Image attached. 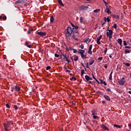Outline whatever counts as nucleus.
I'll use <instances>...</instances> for the list:
<instances>
[{
    "mask_svg": "<svg viewBox=\"0 0 131 131\" xmlns=\"http://www.w3.org/2000/svg\"><path fill=\"white\" fill-rule=\"evenodd\" d=\"M74 61H78V56H77L76 55H74Z\"/></svg>",
    "mask_w": 131,
    "mask_h": 131,
    "instance_id": "412c9836",
    "label": "nucleus"
},
{
    "mask_svg": "<svg viewBox=\"0 0 131 131\" xmlns=\"http://www.w3.org/2000/svg\"><path fill=\"white\" fill-rule=\"evenodd\" d=\"M125 49H130L131 48H130V46H125Z\"/></svg>",
    "mask_w": 131,
    "mask_h": 131,
    "instance_id": "e2e57ef3",
    "label": "nucleus"
},
{
    "mask_svg": "<svg viewBox=\"0 0 131 131\" xmlns=\"http://www.w3.org/2000/svg\"><path fill=\"white\" fill-rule=\"evenodd\" d=\"M98 61H102L103 60V57H100L98 58Z\"/></svg>",
    "mask_w": 131,
    "mask_h": 131,
    "instance_id": "de8ad7c7",
    "label": "nucleus"
},
{
    "mask_svg": "<svg viewBox=\"0 0 131 131\" xmlns=\"http://www.w3.org/2000/svg\"><path fill=\"white\" fill-rule=\"evenodd\" d=\"M92 115H97V113H96V111L95 110L92 111Z\"/></svg>",
    "mask_w": 131,
    "mask_h": 131,
    "instance_id": "473e14b6",
    "label": "nucleus"
},
{
    "mask_svg": "<svg viewBox=\"0 0 131 131\" xmlns=\"http://www.w3.org/2000/svg\"><path fill=\"white\" fill-rule=\"evenodd\" d=\"M62 56L63 57V60L67 61V63H70V60H68V56L66 54H62Z\"/></svg>",
    "mask_w": 131,
    "mask_h": 131,
    "instance_id": "20e7f679",
    "label": "nucleus"
},
{
    "mask_svg": "<svg viewBox=\"0 0 131 131\" xmlns=\"http://www.w3.org/2000/svg\"><path fill=\"white\" fill-rule=\"evenodd\" d=\"M6 124H7L8 125H9L10 126V125H11V124H12V125L14 124V122H13V121H10L7 122Z\"/></svg>",
    "mask_w": 131,
    "mask_h": 131,
    "instance_id": "2eb2a0df",
    "label": "nucleus"
},
{
    "mask_svg": "<svg viewBox=\"0 0 131 131\" xmlns=\"http://www.w3.org/2000/svg\"><path fill=\"white\" fill-rule=\"evenodd\" d=\"M32 31H33V30L29 29V30L28 31V34H30Z\"/></svg>",
    "mask_w": 131,
    "mask_h": 131,
    "instance_id": "c756f323",
    "label": "nucleus"
},
{
    "mask_svg": "<svg viewBox=\"0 0 131 131\" xmlns=\"http://www.w3.org/2000/svg\"><path fill=\"white\" fill-rule=\"evenodd\" d=\"M124 80V78H122L121 80L118 81V83L119 84H121V85H122V84H124V83H125V81Z\"/></svg>",
    "mask_w": 131,
    "mask_h": 131,
    "instance_id": "6e6552de",
    "label": "nucleus"
},
{
    "mask_svg": "<svg viewBox=\"0 0 131 131\" xmlns=\"http://www.w3.org/2000/svg\"><path fill=\"white\" fill-rule=\"evenodd\" d=\"M113 72L112 71V72H111L110 75V77H109L110 80H112V74H113Z\"/></svg>",
    "mask_w": 131,
    "mask_h": 131,
    "instance_id": "aec40b11",
    "label": "nucleus"
},
{
    "mask_svg": "<svg viewBox=\"0 0 131 131\" xmlns=\"http://www.w3.org/2000/svg\"><path fill=\"white\" fill-rule=\"evenodd\" d=\"M80 23H82V22H83V18H82V17L80 18Z\"/></svg>",
    "mask_w": 131,
    "mask_h": 131,
    "instance_id": "a18cd8bd",
    "label": "nucleus"
},
{
    "mask_svg": "<svg viewBox=\"0 0 131 131\" xmlns=\"http://www.w3.org/2000/svg\"><path fill=\"white\" fill-rule=\"evenodd\" d=\"M106 8H108V4L107 3V2H106V1H105V0H102Z\"/></svg>",
    "mask_w": 131,
    "mask_h": 131,
    "instance_id": "5701e85b",
    "label": "nucleus"
},
{
    "mask_svg": "<svg viewBox=\"0 0 131 131\" xmlns=\"http://www.w3.org/2000/svg\"><path fill=\"white\" fill-rule=\"evenodd\" d=\"M107 11H105L108 14H110V9H109V7H106Z\"/></svg>",
    "mask_w": 131,
    "mask_h": 131,
    "instance_id": "7c9ffc66",
    "label": "nucleus"
},
{
    "mask_svg": "<svg viewBox=\"0 0 131 131\" xmlns=\"http://www.w3.org/2000/svg\"><path fill=\"white\" fill-rule=\"evenodd\" d=\"M106 91H107V92H111V89L107 88V89H105Z\"/></svg>",
    "mask_w": 131,
    "mask_h": 131,
    "instance_id": "5fc2aeb1",
    "label": "nucleus"
},
{
    "mask_svg": "<svg viewBox=\"0 0 131 131\" xmlns=\"http://www.w3.org/2000/svg\"><path fill=\"white\" fill-rule=\"evenodd\" d=\"M3 20H7V16H4L3 17Z\"/></svg>",
    "mask_w": 131,
    "mask_h": 131,
    "instance_id": "4d7b16f0",
    "label": "nucleus"
},
{
    "mask_svg": "<svg viewBox=\"0 0 131 131\" xmlns=\"http://www.w3.org/2000/svg\"><path fill=\"white\" fill-rule=\"evenodd\" d=\"M72 33L74 34L73 36V38H75L74 36H77V35H78V31H77V29L73 28Z\"/></svg>",
    "mask_w": 131,
    "mask_h": 131,
    "instance_id": "f03ea898",
    "label": "nucleus"
},
{
    "mask_svg": "<svg viewBox=\"0 0 131 131\" xmlns=\"http://www.w3.org/2000/svg\"><path fill=\"white\" fill-rule=\"evenodd\" d=\"M104 68H105V69H107V65L105 64H104Z\"/></svg>",
    "mask_w": 131,
    "mask_h": 131,
    "instance_id": "338daca9",
    "label": "nucleus"
},
{
    "mask_svg": "<svg viewBox=\"0 0 131 131\" xmlns=\"http://www.w3.org/2000/svg\"><path fill=\"white\" fill-rule=\"evenodd\" d=\"M103 98L105 99L106 101H111V99H110V97L108 95H104Z\"/></svg>",
    "mask_w": 131,
    "mask_h": 131,
    "instance_id": "f8f14e48",
    "label": "nucleus"
},
{
    "mask_svg": "<svg viewBox=\"0 0 131 131\" xmlns=\"http://www.w3.org/2000/svg\"><path fill=\"white\" fill-rule=\"evenodd\" d=\"M101 11L100 9H95L94 10V13H99Z\"/></svg>",
    "mask_w": 131,
    "mask_h": 131,
    "instance_id": "c85d7f7f",
    "label": "nucleus"
},
{
    "mask_svg": "<svg viewBox=\"0 0 131 131\" xmlns=\"http://www.w3.org/2000/svg\"><path fill=\"white\" fill-rule=\"evenodd\" d=\"M108 50V49H107V48H105V50L104 51V54L106 55V53H107V51Z\"/></svg>",
    "mask_w": 131,
    "mask_h": 131,
    "instance_id": "052dcab7",
    "label": "nucleus"
},
{
    "mask_svg": "<svg viewBox=\"0 0 131 131\" xmlns=\"http://www.w3.org/2000/svg\"><path fill=\"white\" fill-rule=\"evenodd\" d=\"M88 54H90V55H92L93 52L92 51V50H89Z\"/></svg>",
    "mask_w": 131,
    "mask_h": 131,
    "instance_id": "37998d69",
    "label": "nucleus"
},
{
    "mask_svg": "<svg viewBox=\"0 0 131 131\" xmlns=\"http://www.w3.org/2000/svg\"><path fill=\"white\" fill-rule=\"evenodd\" d=\"M107 31H108V32H106V36H110L113 34V31H112V30L107 29Z\"/></svg>",
    "mask_w": 131,
    "mask_h": 131,
    "instance_id": "423d86ee",
    "label": "nucleus"
},
{
    "mask_svg": "<svg viewBox=\"0 0 131 131\" xmlns=\"http://www.w3.org/2000/svg\"><path fill=\"white\" fill-rule=\"evenodd\" d=\"M97 45H101V41L99 40H97Z\"/></svg>",
    "mask_w": 131,
    "mask_h": 131,
    "instance_id": "13d9d810",
    "label": "nucleus"
},
{
    "mask_svg": "<svg viewBox=\"0 0 131 131\" xmlns=\"http://www.w3.org/2000/svg\"><path fill=\"white\" fill-rule=\"evenodd\" d=\"M73 79H74V80H76V78L72 77V78H70V80H72Z\"/></svg>",
    "mask_w": 131,
    "mask_h": 131,
    "instance_id": "09e8293b",
    "label": "nucleus"
},
{
    "mask_svg": "<svg viewBox=\"0 0 131 131\" xmlns=\"http://www.w3.org/2000/svg\"><path fill=\"white\" fill-rule=\"evenodd\" d=\"M67 32L66 33V36L67 37H69V36H71V35L72 34V29H71V27H68L67 29Z\"/></svg>",
    "mask_w": 131,
    "mask_h": 131,
    "instance_id": "f257e3e1",
    "label": "nucleus"
},
{
    "mask_svg": "<svg viewBox=\"0 0 131 131\" xmlns=\"http://www.w3.org/2000/svg\"><path fill=\"white\" fill-rule=\"evenodd\" d=\"M29 45V42L28 41H26L25 43V46L29 48V49H31V47H32V45Z\"/></svg>",
    "mask_w": 131,
    "mask_h": 131,
    "instance_id": "9b49d317",
    "label": "nucleus"
},
{
    "mask_svg": "<svg viewBox=\"0 0 131 131\" xmlns=\"http://www.w3.org/2000/svg\"><path fill=\"white\" fill-rule=\"evenodd\" d=\"M84 70H81V76H82L83 75V74H84Z\"/></svg>",
    "mask_w": 131,
    "mask_h": 131,
    "instance_id": "72a5a7b5",
    "label": "nucleus"
},
{
    "mask_svg": "<svg viewBox=\"0 0 131 131\" xmlns=\"http://www.w3.org/2000/svg\"><path fill=\"white\" fill-rule=\"evenodd\" d=\"M55 58H59V57H60V55L59 54H55Z\"/></svg>",
    "mask_w": 131,
    "mask_h": 131,
    "instance_id": "49530a36",
    "label": "nucleus"
},
{
    "mask_svg": "<svg viewBox=\"0 0 131 131\" xmlns=\"http://www.w3.org/2000/svg\"><path fill=\"white\" fill-rule=\"evenodd\" d=\"M128 125L129 128L130 129H131V124H128Z\"/></svg>",
    "mask_w": 131,
    "mask_h": 131,
    "instance_id": "69168bd1",
    "label": "nucleus"
},
{
    "mask_svg": "<svg viewBox=\"0 0 131 131\" xmlns=\"http://www.w3.org/2000/svg\"><path fill=\"white\" fill-rule=\"evenodd\" d=\"M88 9H89V7L84 5H82L79 7V10L80 11H85V10H88Z\"/></svg>",
    "mask_w": 131,
    "mask_h": 131,
    "instance_id": "7ed1b4c3",
    "label": "nucleus"
},
{
    "mask_svg": "<svg viewBox=\"0 0 131 131\" xmlns=\"http://www.w3.org/2000/svg\"><path fill=\"white\" fill-rule=\"evenodd\" d=\"M3 125L4 126V129L5 131H10L9 130V127H10V126L8 125L6 123H4L3 124Z\"/></svg>",
    "mask_w": 131,
    "mask_h": 131,
    "instance_id": "0eeeda50",
    "label": "nucleus"
},
{
    "mask_svg": "<svg viewBox=\"0 0 131 131\" xmlns=\"http://www.w3.org/2000/svg\"><path fill=\"white\" fill-rule=\"evenodd\" d=\"M102 83L104 84V85H107V83L105 82V81H104Z\"/></svg>",
    "mask_w": 131,
    "mask_h": 131,
    "instance_id": "0e129e2a",
    "label": "nucleus"
},
{
    "mask_svg": "<svg viewBox=\"0 0 131 131\" xmlns=\"http://www.w3.org/2000/svg\"><path fill=\"white\" fill-rule=\"evenodd\" d=\"M79 48L80 49H81L82 50H83V49H84V46L81 45V46H79Z\"/></svg>",
    "mask_w": 131,
    "mask_h": 131,
    "instance_id": "3c124183",
    "label": "nucleus"
},
{
    "mask_svg": "<svg viewBox=\"0 0 131 131\" xmlns=\"http://www.w3.org/2000/svg\"><path fill=\"white\" fill-rule=\"evenodd\" d=\"M113 28H115V29H117V25H116V24H114Z\"/></svg>",
    "mask_w": 131,
    "mask_h": 131,
    "instance_id": "58836bf2",
    "label": "nucleus"
},
{
    "mask_svg": "<svg viewBox=\"0 0 131 131\" xmlns=\"http://www.w3.org/2000/svg\"><path fill=\"white\" fill-rule=\"evenodd\" d=\"M58 3L60 5V6H62V7H64V4H63V3H62L61 0H58Z\"/></svg>",
    "mask_w": 131,
    "mask_h": 131,
    "instance_id": "a211bd4d",
    "label": "nucleus"
},
{
    "mask_svg": "<svg viewBox=\"0 0 131 131\" xmlns=\"http://www.w3.org/2000/svg\"><path fill=\"white\" fill-rule=\"evenodd\" d=\"M103 19L105 22H110V18H109V16L104 17Z\"/></svg>",
    "mask_w": 131,
    "mask_h": 131,
    "instance_id": "4468645a",
    "label": "nucleus"
},
{
    "mask_svg": "<svg viewBox=\"0 0 131 131\" xmlns=\"http://www.w3.org/2000/svg\"><path fill=\"white\" fill-rule=\"evenodd\" d=\"M91 40H92L88 38L85 40V42H86V43H88V42H91Z\"/></svg>",
    "mask_w": 131,
    "mask_h": 131,
    "instance_id": "393cba45",
    "label": "nucleus"
},
{
    "mask_svg": "<svg viewBox=\"0 0 131 131\" xmlns=\"http://www.w3.org/2000/svg\"><path fill=\"white\" fill-rule=\"evenodd\" d=\"M123 64L124 65H125V66H127V67L130 66V64H129V63H128L124 62Z\"/></svg>",
    "mask_w": 131,
    "mask_h": 131,
    "instance_id": "f704fd0d",
    "label": "nucleus"
},
{
    "mask_svg": "<svg viewBox=\"0 0 131 131\" xmlns=\"http://www.w3.org/2000/svg\"><path fill=\"white\" fill-rule=\"evenodd\" d=\"M14 90H15L17 92H19L21 89H20V88L18 86H15L14 87Z\"/></svg>",
    "mask_w": 131,
    "mask_h": 131,
    "instance_id": "dca6fc26",
    "label": "nucleus"
},
{
    "mask_svg": "<svg viewBox=\"0 0 131 131\" xmlns=\"http://www.w3.org/2000/svg\"><path fill=\"white\" fill-rule=\"evenodd\" d=\"M92 48H93V45H91L89 46V51H92Z\"/></svg>",
    "mask_w": 131,
    "mask_h": 131,
    "instance_id": "e433bc0d",
    "label": "nucleus"
},
{
    "mask_svg": "<svg viewBox=\"0 0 131 131\" xmlns=\"http://www.w3.org/2000/svg\"><path fill=\"white\" fill-rule=\"evenodd\" d=\"M123 43H124V46H125V47L127 46V43H126V41L125 40L123 41Z\"/></svg>",
    "mask_w": 131,
    "mask_h": 131,
    "instance_id": "c03bdc74",
    "label": "nucleus"
},
{
    "mask_svg": "<svg viewBox=\"0 0 131 131\" xmlns=\"http://www.w3.org/2000/svg\"><path fill=\"white\" fill-rule=\"evenodd\" d=\"M124 52L125 53H126V54H129V53H130V51H129V50L127 49H125Z\"/></svg>",
    "mask_w": 131,
    "mask_h": 131,
    "instance_id": "2f4dec72",
    "label": "nucleus"
},
{
    "mask_svg": "<svg viewBox=\"0 0 131 131\" xmlns=\"http://www.w3.org/2000/svg\"><path fill=\"white\" fill-rule=\"evenodd\" d=\"M54 20H55V18H54V16H51L50 17V22L51 23H53V22H54Z\"/></svg>",
    "mask_w": 131,
    "mask_h": 131,
    "instance_id": "f3484780",
    "label": "nucleus"
},
{
    "mask_svg": "<svg viewBox=\"0 0 131 131\" xmlns=\"http://www.w3.org/2000/svg\"><path fill=\"white\" fill-rule=\"evenodd\" d=\"M113 18H116V19H119V15H113Z\"/></svg>",
    "mask_w": 131,
    "mask_h": 131,
    "instance_id": "b1692460",
    "label": "nucleus"
},
{
    "mask_svg": "<svg viewBox=\"0 0 131 131\" xmlns=\"http://www.w3.org/2000/svg\"><path fill=\"white\" fill-rule=\"evenodd\" d=\"M6 107H7V108H8L9 109H10V105L9 104H6Z\"/></svg>",
    "mask_w": 131,
    "mask_h": 131,
    "instance_id": "864d4df0",
    "label": "nucleus"
},
{
    "mask_svg": "<svg viewBox=\"0 0 131 131\" xmlns=\"http://www.w3.org/2000/svg\"><path fill=\"white\" fill-rule=\"evenodd\" d=\"M101 126L102 128H103V129H104V130H109L108 127H107V126H106L105 125L102 124Z\"/></svg>",
    "mask_w": 131,
    "mask_h": 131,
    "instance_id": "ddd939ff",
    "label": "nucleus"
},
{
    "mask_svg": "<svg viewBox=\"0 0 131 131\" xmlns=\"http://www.w3.org/2000/svg\"><path fill=\"white\" fill-rule=\"evenodd\" d=\"M50 69H51L50 66H48L46 67V70H50Z\"/></svg>",
    "mask_w": 131,
    "mask_h": 131,
    "instance_id": "8fccbe9b",
    "label": "nucleus"
},
{
    "mask_svg": "<svg viewBox=\"0 0 131 131\" xmlns=\"http://www.w3.org/2000/svg\"><path fill=\"white\" fill-rule=\"evenodd\" d=\"M26 1L27 0H18L15 3V4H17V5L18 4H24L25 3H26Z\"/></svg>",
    "mask_w": 131,
    "mask_h": 131,
    "instance_id": "1a4fd4ad",
    "label": "nucleus"
},
{
    "mask_svg": "<svg viewBox=\"0 0 131 131\" xmlns=\"http://www.w3.org/2000/svg\"><path fill=\"white\" fill-rule=\"evenodd\" d=\"M85 79H86V80L87 81H89V80H90V76H89L88 75H85Z\"/></svg>",
    "mask_w": 131,
    "mask_h": 131,
    "instance_id": "4be33fe9",
    "label": "nucleus"
},
{
    "mask_svg": "<svg viewBox=\"0 0 131 131\" xmlns=\"http://www.w3.org/2000/svg\"><path fill=\"white\" fill-rule=\"evenodd\" d=\"M13 108H14V109H15V110H18V107H17L16 105H14Z\"/></svg>",
    "mask_w": 131,
    "mask_h": 131,
    "instance_id": "603ef678",
    "label": "nucleus"
},
{
    "mask_svg": "<svg viewBox=\"0 0 131 131\" xmlns=\"http://www.w3.org/2000/svg\"><path fill=\"white\" fill-rule=\"evenodd\" d=\"M94 62H95V60L91 59L90 62V65H93V64H94Z\"/></svg>",
    "mask_w": 131,
    "mask_h": 131,
    "instance_id": "a878e982",
    "label": "nucleus"
},
{
    "mask_svg": "<svg viewBox=\"0 0 131 131\" xmlns=\"http://www.w3.org/2000/svg\"><path fill=\"white\" fill-rule=\"evenodd\" d=\"M107 37H109V40H111L112 38V35L108 36Z\"/></svg>",
    "mask_w": 131,
    "mask_h": 131,
    "instance_id": "bf43d9fd",
    "label": "nucleus"
},
{
    "mask_svg": "<svg viewBox=\"0 0 131 131\" xmlns=\"http://www.w3.org/2000/svg\"><path fill=\"white\" fill-rule=\"evenodd\" d=\"M37 34H38V35H40V36L43 37L47 35V33L45 32H37Z\"/></svg>",
    "mask_w": 131,
    "mask_h": 131,
    "instance_id": "39448f33",
    "label": "nucleus"
},
{
    "mask_svg": "<svg viewBox=\"0 0 131 131\" xmlns=\"http://www.w3.org/2000/svg\"><path fill=\"white\" fill-rule=\"evenodd\" d=\"M102 104H106V102H105V100H102Z\"/></svg>",
    "mask_w": 131,
    "mask_h": 131,
    "instance_id": "774afa93",
    "label": "nucleus"
},
{
    "mask_svg": "<svg viewBox=\"0 0 131 131\" xmlns=\"http://www.w3.org/2000/svg\"><path fill=\"white\" fill-rule=\"evenodd\" d=\"M99 80L100 81V84L103 83V79H99Z\"/></svg>",
    "mask_w": 131,
    "mask_h": 131,
    "instance_id": "6e6d98bb",
    "label": "nucleus"
},
{
    "mask_svg": "<svg viewBox=\"0 0 131 131\" xmlns=\"http://www.w3.org/2000/svg\"><path fill=\"white\" fill-rule=\"evenodd\" d=\"M93 116L94 119H97V118H99V117L96 116V115H93Z\"/></svg>",
    "mask_w": 131,
    "mask_h": 131,
    "instance_id": "4c0bfd02",
    "label": "nucleus"
},
{
    "mask_svg": "<svg viewBox=\"0 0 131 131\" xmlns=\"http://www.w3.org/2000/svg\"><path fill=\"white\" fill-rule=\"evenodd\" d=\"M71 60H72V61H73V60H74V56H71Z\"/></svg>",
    "mask_w": 131,
    "mask_h": 131,
    "instance_id": "680f3d73",
    "label": "nucleus"
},
{
    "mask_svg": "<svg viewBox=\"0 0 131 131\" xmlns=\"http://www.w3.org/2000/svg\"><path fill=\"white\" fill-rule=\"evenodd\" d=\"M97 94H98L99 95H102V92L100 91H98L96 92Z\"/></svg>",
    "mask_w": 131,
    "mask_h": 131,
    "instance_id": "79ce46f5",
    "label": "nucleus"
},
{
    "mask_svg": "<svg viewBox=\"0 0 131 131\" xmlns=\"http://www.w3.org/2000/svg\"><path fill=\"white\" fill-rule=\"evenodd\" d=\"M81 58H84L85 59H86V55H84V54H81Z\"/></svg>",
    "mask_w": 131,
    "mask_h": 131,
    "instance_id": "bb28decb",
    "label": "nucleus"
},
{
    "mask_svg": "<svg viewBox=\"0 0 131 131\" xmlns=\"http://www.w3.org/2000/svg\"><path fill=\"white\" fill-rule=\"evenodd\" d=\"M102 35H100V36H99V38H98L97 39V40H101V39H102Z\"/></svg>",
    "mask_w": 131,
    "mask_h": 131,
    "instance_id": "c9c22d12",
    "label": "nucleus"
},
{
    "mask_svg": "<svg viewBox=\"0 0 131 131\" xmlns=\"http://www.w3.org/2000/svg\"><path fill=\"white\" fill-rule=\"evenodd\" d=\"M84 53H85V51L83 50L79 49L78 51V53L80 54V55H83Z\"/></svg>",
    "mask_w": 131,
    "mask_h": 131,
    "instance_id": "9d476101",
    "label": "nucleus"
},
{
    "mask_svg": "<svg viewBox=\"0 0 131 131\" xmlns=\"http://www.w3.org/2000/svg\"><path fill=\"white\" fill-rule=\"evenodd\" d=\"M118 43H122V39L119 38L118 39Z\"/></svg>",
    "mask_w": 131,
    "mask_h": 131,
    "instance_id": "cd10ccee",
    "label": "nucleus"
},
{
    "mask_svg": "<svg viewBox=\"0 0 131 131\" xmlns=\"http://www.w3.org/2000/svg\"><path fill=\"white\" fill-rule=\"evenodd\" d=\"M114 126H115V127H117V128H121V125L114 124Z\"/></svg>",
    "mask_w": 131,
    "mask_h": 131,
    "instance_id": "6ab92c4d",
    "label": "nucleus"
},
{
    "mask_svg": "<svg viewBox=\"0 0 131 131\" xmlns=\"http://www.w3.org/2000/svg\"><path fill=\"white\" fill-rule=\"evenodd\" d=\"M74 52V54H76V53H77L78 51H77V50L76 49H73Z\"/></svg>",
    "mask_w": 131,
    "mask_h": 131,
    "instance_id": "a19ab883",
    "label": "nucleus"
},
{
    "mask_svg": "<svg viewBox=\"0 0 131 131\" xmlns=\"http://www.w3.org/2000/svg\"><path fill=\"white\" fill-rule=\"evenodd\" d=\"M74 29H78V26L77 25H74V27L73 28Z\"/></svg>",
    "mask_w": 131,
    "mask_h": 131,
    "instance_id": "ea45409f",
    "label": "nucleus"
}]
</instances>
